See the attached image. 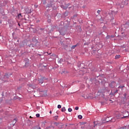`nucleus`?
Returning <instances> with one entry per match:
<instances>
[{
    "instance_id": "f257e3e1",
    "label": "nucleus",
    "mask_w": 129,
    "mask_h": 129,
    "mask_svg": "<svg viewBox=\"0 0 129 129\" xmlns=\"http://www.w3.org/2000/svg\"><path fill=\"white\" fill-rule=\"evenodd\" d=\"M128 116H123L122 115L119 114L117 115L116 117H115L114 118H112L111 120H112V122H114L116 119H123L124 118H127Z\"/></svg>"
},
{
    "instance_id": "f03ea898",
    "label": "nucleus",
    "mask_w": 129,
    "mask_h": 129,
    "mask_svg": "<svg viewBox=\"0 0 129 129\" xmlns=\"http://www.w3.org/2000/svg\"><path fill=\"white\" fill-rule=\"evenodd\" d=\"M109 87H110L112 88H113L116 86V83L114 82H111L110 84H109Z\"/></svg>"
},
{
    "instance_id": "7ed1b4c3",
    "label": "nucleus",
    "mask_w": 129,
    "mask_h": 129,
    "mask_svg": "<svg viewBox=\"0 0 129 129\" xmlns=\"http://www.w3.org/2000/svg\"><path fill=\"white\" fill-rule=\"evenodd\" d=\"M25 12L26 14H30L31 13V10L28 8L25 9Z\"/></svg>"
},
{
    "instance_id": "20e7f679",
    "label": "nucleus",
    "mask_w": 129,
    "mask_h": 129,
    "mask_svg": "<svg viewBox=\"0 0 129 129\" xmlns=\"http://www.w3.org/2000/svg\"><path fill=\"white\" fill-rule=\"evenodd\" d=\"M39 83L42 84V83L44 82V81L42 79H40L38 80Z\"/></svg>"
},
{
    "instance_id": "39448f33",
    "label": "nucleus",
    "mask_w": 129,
    "mask_h": 129,
    "mask_svg": "<svg viewBox=\"0 0 129 129\" xmlns=\"http://www.w3.org/2000/svg\"><path fill=\"white\" fill-rule=\"evenodd\" d=\"M16 122H17V120L15 119H14V120H13V126H14V125H15Z\"/></svg>"
},
{
    "instance_id": "423d86ee",
    "label": "nucleus",
    "mask_w": 129,
    "mask_h": 129,
    "mask_svg": "<svg viewBox=\"0 0 129 129\" xmlns=\"http://www.w3.org/2000/svg\"><path fill=\"white\" fill-rule=\"evenodd\" d=\"M66 109L65 107H62V108H61L62 112H64V111H66Z\"/></svg>"
},
{
    "instance_id": "0eeeda50",
    "label": "nucleus",
    "mask_w": 129,
    "mask_h": 129,
    "mask_svg": "<svg viewBox=\"0 0 129 129\" xmlns=\"http://www.w3.org/2000/svg\"><path fill=\"white\" fill-rule=\"evenodd\" d=\"M120 57V55H115V59H119V58Z\"/></svg>"
},
{
    "instance_id": "6e6552de",
    "label": "nucleus",
    "mask_w": 129,
    "mask_h": 129,
    "mask_svg": "<svg viewBox=\"0 0 129 129\" xmlns=\"http://www.w3.org/2000/svg\"><path fill=\"white\" fill-rule=\"evenodd\" d=\"M78 118L80 119H82V116L81 115H79V116H78Z\"/></svg>"
},
{
    "instance_id": "1a4fd4ad",
    "label": "nucleus",
    "mask_w": 129,
    "mask_h": 129,
    "mask_svg": "<svg viewBox=\"0 0 129 129\" xmlns=\"http://www.w3.org/2000/svg\"><path fill=\"white\" fill-rule=\"evenodd\" d=\"M68 111L69 112H71L72 111V109L71 108H69Z\"/></svg>"
},
{
    "instance_id": "9d476101",
    "label": "nucleus",
    "mask_w": 129,
    "mask_h": 129,
    "mask_svg": "<svg viewBox=\"0 0 129 129\" xmlns=\"http://www.w3.org/2000/svg\"><path fill=\"white\" fill-rule=\"evenodd\" d=\"M76 47V45H73L72 46V49H74Z\"/></svg>"
},
{
    "instance_id": "9b49d317",
    "label": "nucleus",
    "mask_w": 129,
    "mask_h": 129,
    "mask_svg": "<svg viewBox=\"0 0 129 129\" xmlns=\"http://www.w3.org/2000/svg\"><path fill=\"white\" fill-rule=\"evenodd\" d=\"M36 117L39 118V117H40V114H36Z\"/></svg>"
},
{
    "instance_id": "f8f14e48",
    "label": "nucleus",
    "mask_w": 129,
    "mask_h": 129,
    "mask_svg": "<svg viewBox=\"0 0 129 129\" xmlns=\"http://www.w3.org/2000/svg\"><path fill=\"white\" fill-rule=\"evenodd\" d=\"M61 108V105H57V108L60 109V108Z\"/></svg>"
},
{
    "instance_id": "ddd939ff",
    "label": "nucleus",
    "mask_w": 129,
    "mask_h": 129,
    "mask_svg": "<svg viewBox=\"0 0 129 129\" xmlns=\"http://www.w3.org/2000/svg\"><path fill=\"white\" fill-rule=\"evenodd\" d=\"M124 87V86H119V87H118L119 88H122Z\"/></svg>"
},
{
    "instance_id": "4468645a",
    "label": "nucleus",
    "mask_w": 129,
    "mask_h": 129,
    "mask_svg": "<svg viewBox=\"0 0 129 129\" xmlns=\"http://www.w3.org/2000/svg\"><path fill=\"white\" fill-rule=\"evenodd\" d=\"M100 12H101L100 10H98V11H97V13H98V14H100Z\"/></svg>"
},
{
    "instance_id": "2eb2a0df",
    "label": "nucleus",
    "mask_w": 129,
    "mask_h": 129,
    "mask_svg": "<svg viewBox=\"0 0 129 129\" xmlns=\"http://www.w3.org/2000/svg\"><path fill=\"white\" fill-rule=\"evenodd\" d=\"M75 109H76V110H79V107H76V108H75Z\"/></svg>"
},
{
    "instance_id": "dca6fc26",
    "label": "nucleus",
    "mask_w": 129,
    "mask_h": 129,
    "mask_svg": "<svg viewBox=\"0 0 129 129\" xmlns=\"http://www.w3.org/2000/svg\"><path fill=\"white\" fill-rule=\"evenodd\" d=\"M123 96L125 97H126V93H124Z\"/></svg>"
},
{
    "instance_id": "f3484780",
    "label": "nucleus",
    "mask_w": 129,
    "mask_h": 129,
    "mask_svg": "<svg viewBox=\"0 0 129 129\" xmlns=\"http://www.w3.org/2000/svg\"><path fill=\"white\" fill-rule=\"evenodd\" d=\"M8 74H6L5 75V78H8Z\"/></svg>"
},
{
    "instance_id": "a211bd4d",
    "label": "nucleus",
    "mask_w": 129,
    "mask_h": 129,
    "mask_svg": "<svg viewBox=\"0 0 129 129\" xmlns=\"http://www.w3.org/2000/svg\"><path fill=\"white\" fill-rule=\"evenodd\" d=\"M118 92V90H115V92L114 93H116Z\"/></svg>"
},
{
    "instance_id": "6ab92c4d",
    "label": "nucleus",
    "mask_w": 129,
    "mask_h": 129,
    "mask_svg": "<svg viewBox=\"0 0 129 129\" xmlns=\"http://www.w3.org/2000/svg\"><path fill=\"white\" fill-rule=\"evenodd\" d=\"M59 32L60 34H61L62 35H64V34L61 33V31H60Z\"/></svg>"
},
{
    "instance_id": "aec40b11",
    "label": "nucleus",
    "mask_w": 129,
    "mask_h": 129,
    "mask_svg": "<svg viewBox=\"0 0 129 129\" xmlns=\"http://www.w3.org/2000/svg\"><path fill=\"white\" fill-rule=\"evenodd\" d=\"M32 88L35 89V87H34V86H32Z\"/></svg>"
},
{
    "instance_id": "412c9836",
    "label": "nucleus",
    "mask_w": 129,
    "mask_h": 129,
    "mask_svg": "<svg viewBox=\"0 0 129 129\" xmlns=\"http://www.w3.org/2000/svg\"><path fill=\"white\" fill-rule=\"evenodd\" d=\"M18 16L19 17L21 16V14H19Z\"/></svg>"
},
{
    "instance_id": "4be33fe9",
    "label": "nucleus",
    "mask_w": 129,
    "mask_h": 129,
    "mask_svg": "<svg viewBox=\"0 0 129 129\" xmlns=\"http://www.w3.org/2000/svg\"><path fill=\"white\" fill-rule=\"evenodd\" d=\"M49 113H50V114H51L52 113V112L51 111H50Z\"/></svg>"
},
{
    "instance_id": "5701e85b",
    "label": "nucleus",
    "mask_w": 129,
    "mask_h": 129,
    "mask_svg": "<svg viewBox=\"0 0 129 129\" xmlns=\"http://www.w3.org/2000/svg\"><path fill=\"white\" fill-rule=\"evenodd\" d=\"M55 118L56 119L57 118V116H55Z\"/></svg>"
},
{
    "instance_id": "b1692460",
    "label": "nucleus",
    "mask_w": 129,
    "mask_h": 129,
    "mask_svg": "<svg viewBox=\"0 0 129 129\" xmlns=\"http://www.w3.org/2000/svg\"><path fill=\"white\" fill-rule=\"evenodd\" d=\"M48 22H50V20H48Z\"/></svg>"
},
{
    "instance_id": "393cba45",
    "label": "nucleus",
    "mask_w": 129,
    "mask_h": 129,
    "mask_svg": "<svg viewBox=\"0 0 129 129\" xmlns=\"http://www.w3.org/2000/svg\"><path fill=\"white\" fill-rule=\"evenodd\" d=\"M128 79H129V75H128Z\"/></svg>"
},
{
    "instance_id": "a878e982",
    "label": "nucleus",
    "mask_w": 129,
    "mask_h": 129,
    "mask_svg": "<svg viewBox=\"0 0 129 129\" xmlns=\"http://www.w3.org/2000/svg\"><path fill=\"white\" fill-rule=\"evenodd\" d=\"M30 118H32V117L31 116H30Z\"/></svg>"
},
{
    "instance_id": "bb28decb",
    "label": "nucleus",
    "mask_w": 129,
    "mask_h": 129,
    "mask_svg": "<svg viewBox=\"0 0 129 129\" xmlns=\"http://www.w3.org/2000/svg\"><path fill=\"white\" fill-rule=\"evenodd\" d=\"M18 25L20 26V24H19Z\"/></svg>"
}]
</instances>
